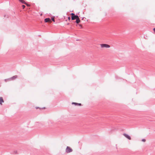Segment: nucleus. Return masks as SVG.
Returning a JSON list of instances; mask_svg holds the SVG:
<instances>
[{
	"mask_svg": "<svg viewBox=\"0 0 155 155\" xmlns=\"http://www.w3.org/2000/svg\"><path fill=\"white\" fill-rule=\"evenodd\" d=\"M73 150L69 147L67 146L65 150V152L67 153H69L72 152Z\"/></svg>",
	"mask_w": 155,
	"mask_h": 155,
	"instance_id": "nucleus-1",
	"label": "nucleus"
},
{
	"mask_svg": "<svg viewBox=\"0 0 155 155\" xmlns=\"http://www.w3.org/2000/svg\"><path fill=\"white\" fill-rule=\"evenodd\" d=\"M101 46L102 48H109L110 47V46L109 45L106 44H101Z\"/></svg>",
	"mask_w": 155,
	"mask_h": 155,
	"instance_id": "nucleus-2",
	"label": "nucleus"
},
{
	"mask_svg": "<svg viewBox=\"0 0 155 155\" xmlns=\"http://www.w3.org/2000/svg\"><path fill=\"white\" fill-rule=\"evenodd\" d=\"M123 135L128 139L129 140H130L131 139V138L130 136L128 134H124Z\"/></svg>",
	"mask_w": 155,
	"mask_h": 155,
	"instance_id": "nucleus-3",
	"label": "nucleus"
},
{
	"mask_svg": "<svg viewBox=\"0 0 155 155\" xmlns=\"http://www.w3.org/2000/svg\"><path fill=\"white\" fill-rule=\"evenodd\" d=\"M78 16L77 15H75L74 16H72L71 19L72 20H74L75 19H77L78 18Z\"/></svg>",
	"mask_w": 155,
	"mask_h": 155,
	"instance_id": "nucleus-4",
	"label": "nucleus"
},
{
	"mask_svg": "<svg viewBox=\"0 0 155 155\" xmlns=\"http://www.w3.org/2000/svg\"><path fill=\"white\" fill-rule=\"evenodd\" d=\"M45 22H51V21L49 18H46L45 19Z\"/></svg>",
	"mask_w": 155,
	"mask_h": 155,
	"instance_id": "nucleus-5",
	"label": "nucleus"
},
{
	"mask_svg": "<svg viewBox=\"0 0 155 155\" xmlns=\"http://www.w3.org/2000/svg\"><path fill=\"white\" fill-rule=\"evenodd\" d=\"M4 101L2 97H0V104H2V103L4 102Z\"/></svg>",
	"mask_w": 155,
	"mask_h": 155,
	"instance_id": "nucleus-6",
	"label": "nucleus"
},
{
	"mask_svg": "<svg viewBox=\"0 0 155 155\" xmlns=\"http://www.w3.org/2000/svg\"><path fill=\"white\" fill-rule=\"evenodd\" d=\"M76 20V22L78 24L80 22V20L79 19V17Z\"/></svg>",
	"mask_w": 155,
	"mask_h": 155,
	"instance_id": "nucleus-7",
	"label": "nucleus"
},
{
	"mask_svg": "<svg viewBox=\"0 0 155 155\" xmlns=\"http://www.w3.org/2000/svg\"><path fill=\"white\" fill-rule=\"evenodd\" d=\"M17 75L14 76H13V77H12V78H10V80L15 79L17 78Z\"/></svg>",
	"mask_w": 155,
	"mask_h": 155,
	"instance_id": "nucleus-8",
	"label": "nucleus"
},
{
	"mask_svg": "<svg viewBox=\"0 0 155 155\" xmlns=\"http://www.w3.org/2000/svg\"><path fill=\"white\" fill-rule=\"evenodd\" d=\"M20 2H21L22 3L25 4V5H27V3L25 2L24 1H23V0H18Z\"/></svg>",
	"mask_w": 155,
	"mask_h": 155,
	"instance_id": "nucleus-9",
	"label": "nucleus"
},
{
	"mask_svg": "<svg viewBox=\"0 0 155 155\" xmlns=\"http://www.w3.org/2000/svg\"><path fill=\"white\" fill-rule=\"evenodd\" d=\"M72 104H74L75 105H76V106H78V103H75V102H73L72 103Z\"/></svg>",
	"mask_w": 155,
	"mask_h": 155,
	"instance_id": "nucleus-10",
	"label": "nucleus"
},
{
	"mask_svg": "<svg viewBox=\"0 0 155 155\" xmlns=\"http://www.w3.org/2000/svg\"><path fill=\"white\" fill-rule=\"evenodd\" d=\"M10 78H8V79H5V82H6L7 81H10Z\"/></svg>",
	"mask_w": 155,
	"mask_h": 155,
	"instance_id": "nucleus-11",
	"label": "nucleus"
},
{
	"mask_svg": "<svg viewBox=\"0 0 155 155\" xmlns=\"http://www.w3.org/2000/svg\"><path fill=\"white\" fill-rule=\"evenodd\" d=\"M51 19H52V21H53L54 22L55 21L54 19V18H51Z\"/></svg>",
	"mask_w": 155,
	"mask_h": 155,
	"instance_id": "nucleus-12",
	"label": "nucleus"
},
{
	"mask_svg": "<svg viewBox=\"0 0 155 155\" xmlns=\"http://www.w3.org/2000/svg\"><path fill=\"white\" fill-rule=\"evenodd\" d=\"M71 15H72V16H74V15H75L73 13H71Z\"/></svg>",
	"mask_w": 155,
	"mask_h": 155,
	"instance_id": "nucleus-13",
	"label": "nucleus"
},
{
	"mask_svg": "<svg viewBox=\"0 0 155 155\" xmlns=\"http://www.w3.org/2000/svg\"><path fill=\"white\" fill-rule=\"evenodd\" d=\"M22 7H23V9H24V8H25V6L24 5H22Z\"/></svg>",
	"mask_w": 155,
	"mask_h": 155,
	"instance_id": "nucleus-14",
	"label": "nucleus"
},
{
	"mask_svg": "<svg viewBox=\"0 0 155 155\" xmlns=\"http://www.w3.org/2000/svg\"><path fill=\"white\" fill-rule=\"evenodd\" d=\"M142 141L143 142H145V139H143L142 140Z\"/></svg>",
	"mask_w": 155,
	"mask_h": 155,
	"instance_id": "nucleus-15",
	"label": "nucleus"
},
{
	"mask_svg": "<svg viewBox=\"0 0 155 155\" xmlns=\"http://www.w3.org/2000/svg\"><path fill=\"white\" fill-rule=\"evenodd\" d=\"M81 104L80 103H78V106L79 105V106H81Z\"/></svg>",
	"mask_w": 155,
	"mask_h": 155,
	"instance_id": "nucleus-16",
	"label": "nucleus"
},
{
	"mask_svg": "<svg viewBox=\"0 0 155 155\" xmlns=\"http://www.w3.org/2000/svg\"><path fill=\"white\" fill-rule=\"evenodd\" d=\"M70 19H71L70 17H68V19L69 20H70Z\"/></svg>",
	"mask_w": 155,
	"mask_h": 155,
	"instance_id": "nucleus-17",
	"label": "nucleus"
},
{
	"mask_svg": "<svg viewBox=\"0 0 155 155\" xmlns=\"http://www.w3.org/2000/svg\"><path fill=\"white\" fill-rule=\"evenodd\" d=\"M79 26H80V27H81V25H79Z\"/></svg>",
	"mask_w": 155,
	"mask_h": 155,
	"instance_id": "nucleus-18",
	"label": "nucleus"
},
{
	"mask_svg": "<svg viewBox=\"0 0 155 155\" xmlns=\"http://www.w3.org/2000/svg\"><path fill=\"white\" fill-rule=\"evenodd\" d=\"M27 6H29V5L27 3V5H26Z\"/></svg>",
	"mask_w": 155,
	"mask_h": 155,
	"instance_id": "nucleus-19",
	"label": "nucleus"
},
{
	"mask_svg": "<svg viewBox=\"0 0 155 155\" xmlns=\"http://www.w3.org/2000/svg\"><path fill=\"white\" fill-rule=\"evenodd\" d=\"M83 18H83L82 19L83 20Z\"/></svg>",
	"mask_w": 155,
	"mask_h": 155,
	"instance_id": "nucleus-20",
	"label": "nucleus"
}]
</instances>
